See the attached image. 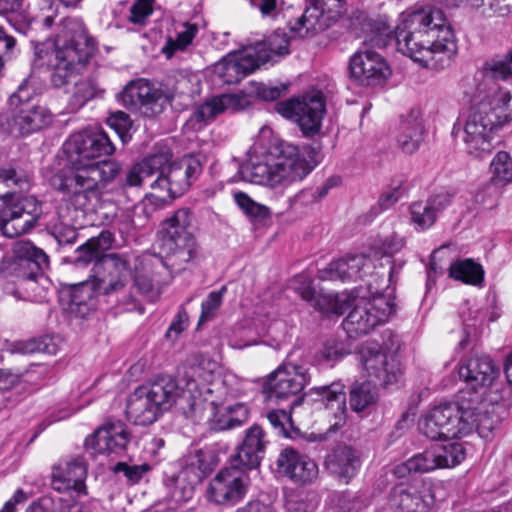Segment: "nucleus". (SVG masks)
<instances>
[{
  "instance_id": "nucleus-10",
  "label": "nucleus",
  "mask_w": 512,
  "mask_h": 512,
  "mask_svg": "<svg viewBox=\"0 0 512 512\" xmlns=\"http://www.w3.org/2000/svg\"><path fill=\"white\" fill-rule=\"evenodd\" d=\"M353 309L343 321V327L350 337L368 334L376 326L386 322L395 312V298L376 293L366 298L360 291H353Z\"/></svg>"
},
{
  "instance_id": "nucleus-11",
  "label": "nucleus",
  "mask_w": 512,
  "mask_h": 512,
  "mask_svg": "<svg viewBox=\"0 0 512 512\" xmlns=\"http://www.w3.org/2000/svg\"><path fill=\"white\" fill-rule=\"evenodd\" d=\"M275 111L295 123L305 138H313L321 132L326 99L322 91L314 90L300 97L277 102Z\"/></svg>"
},
{
  "instance_id": "nucleus-18",
  "label": "nucleus",
  "mask_w": 512,
  "mask_h": 512,
  "mask_svg": "<svg viewBox=\"0 0 512 512\" xmlns=\"http://www.w3.org/2000/svg\"><path fill=\"white\" fill-rule=\"evenodd\" d=\"M485 106L471 109L464 126L463 141L467 153L474 158L483 159L493 150L492 134L497 129L492 125L491 117L485 114Z\"/></svg>"
},
{
  "instance_id": "nucleus-47",
  "label": "nucleus",
  "mask_w": 512,
  "mask_h": 512,
  "mask_svg": "<svg viewBox=\"0 0 512 512\" xmlns=\"http://www.w3.org/2000/svg\"><path fill=\"white\" fill-rule=\"evenodd\" d=\"M437 468L435 454L433 448L430 447L424 452L409 458L403 464L398 465L395 469V473L403 476L405 471L409 473H426Z\"/></svg>"
},
{
  "instance_id": "nucleus-24",
  "label": "nucleus",
  "mask_w": 512,
  "mask_h": 512,
  "mask_svg": "<svg viewBox=\"0 0 512 512\" xmlns=\"http://www.w3.org/2000/svg\"><path fill=\"white\" fill-rule=\"evenodd\" d=\"M374 269L372 260L364 254H348L332 260L326 268L318 271L320 280L357 281L371 274Z\"/></svg>"
},
{
  "instance_id": "nucleus-26",
  "label": "nucleus",
  "mask_w": 512,
  "mask_h": 512,
  "mask_svg": "<svg viewBox=\"0 0 512 512\" xmlns=\"http://www.w3.org/2000/svg\"><path fill=\"white\" fill-rule=\"evenodd\" d=\"M425 134L423 111L420 107H413L399 116L395 140L397 147L404 154L416 153L424 141Z\"/></svg>"
},
{
  "instance_id": "nucleus-64",
  "label": "nucleus",
  "mask_w": 512,
  "mask_h": 512,
  "mask_svg": "<svg viewBox=\"0 0 512 512\" xmlns=\"http://www.w3.org/2000/svg\"><path fill=\"white\" fill-rule=\"evenodd\" d=\"M189 324V316L186 312L184 307H181L176 315V318L172 323L170 324L166 336L172 337V334L174 333V336L177 337L179 334H181Z\"/></svg>"
},
{
  "instance_id": "nucleus-32",
  "label": "nucleus",
  "mask_w": 512,
  "mask_h": 512,
  "mask_svg": "<svg viewBox=\"0 0 512 512\" xmlns=\"http://www.w3.org/2000/svg\"><path fill=\"white\" fill-rule=\"evenodd\" d=\"M361 465L360 452L348 445H338L325 458L326 469L346 484L357 475Z\"/></svg>"
},
{
  "instance_id": "nucleus-12",
  "label": "nucleus",
  "mask_w": 512,
  "mask_h": 512,
  "mask_svg": "<svg viewBox=\"0 0 512 512\" xmlns=\"http://www.w3.org/2000/svg\"><path fill=\"white\" fill-rule=\"evenodd\" d=\"M191 221V210L180 208L162 223V246L173 264L188 263L197 256L196 239L187 230Z\"/></svg>"
},
{
  "instance_id": "nucleus-30",
  "label": "nucleus",
  "mask_w": 512,
  "mask_h": 512,
  "mask_svg": "<svg viewBox=\"0 0 512 512\" xmlns=\"http://www.w3.org/2000/svg\"><path fill=\"white\" fill-rule=\"evenodd\" d=\"M86 476L87 466L83 458L64 460L53 467L52 485L60 492L73 490L78 496L86 495Z\"/></svg>"
},
{
  "instance_id": "nucleus-9",
  "label": "nucleus",
  "mask_w": 512,
  "mask_h": 512,
  "mask_svg": "<svg viewBox=\"0 0 512 512\" xmlns=\"http://www.w3.org/2000/svg\"><path fill=\"white\" fill-rule=\"evenodd\" d=\"M216 367V362L201 359L185 368L180 382L185 391L187 417H201L205 397L226 394V382L215 374Z\"/></svg>"
},
{
  "instance_id": "nucleus-40",
  "label": "nucleus",
  "mask_w": 512,
  "mask_h": 512,
  "mask_svg": "<svg viewBox=\"0 0 512 512\" xmlns=\"http://www.w3.org/2000/svg\"><path fill=\"white\" fill-rule=\"evenodd\" d=\"M132 279V273L125 286L118 292L120 294L118 301L125 307L126 310L138 309L139 298L153 300L156 295L154 285L150 277L143 274H135L129 291L126 292L125 288Z\"/></svg>"
},
{
  "instance_id": "nucleus-28",
  "label": "nucleus",
  "mask_w": 512,
  "mask_h": 512,
  "mask_svg": "<svg viewBox=\"0 0 512 512\" xmlns=\"http://www.w3.org/2000/svg\"><path fill=\"white\" fill-rule=\"evenodd\" d=\"M268 443L265 430L253 424L245 431L244 439L231 459L232 463L247 471L257 469L265 456Z\"/></svg>"
},
{
  "instance_id": "nucleus-63",
  "label": "nucleus",
  "mask_w": 512,
  "mask_h": 512,
  "mask_svg": "<svg viewBox=\"0 0 512 512\" xmlns=\"http://www.w3.org/2000/svg\"><path fill=\"white\" fill-rule=\"evenodd\" d=\"M403 195L404 191L400 185L383 192L378 199V206L380 210L385 211L390 209Z\"/></svg>"
},
{
  "instance_id": "nucleus-56",
  "label": "nucleus",
  "mask_w": 512,
  "mask_h": 512,
  "mask_svg": "<svg viewBox=\"0 0 512 512\" xmlns=\"http://www.w3.org/2000/svg\"><path fill=\"white\" fill-rule=\"evenodd\" d=\"M151 470V466L147 463L140 465H129L125 462H118L114 467L115 473H123L127 482L131 485L137 484Z\"/></svg>"
},
{
  "instance_id": "nucleus-46",
  "label": "nucleus",
  "mask_w": 512,
  "mask_h": 512,
  "mask_svg": "<svg viewBox=\"0 0 512 512\" xmlns=\"http://www.w3.org/2000/svg\"><path fill=\"white\" fill-rule=\"evenodd\" d=\"M438 468H452L459 465L466 457L462 443L450 442L432 446Z\"/></svg>"
},
{
  "instance_id": "nucleus-22",
  "label": "nucleus",
  "mask_w": 512,
  "mask_h": 512,
  "mask_svg": "<svg viewBox=\"0 0 512 512\" xmlns=\"http://www.w3.org/2000/svg\"><path fill=\"white\" fill-rule=\"evenodd\" d=\"M252 106V98L244 92L223 93L206 99L193 112L197 123L208 124L222 113H238Z\"/></svg>"
},
{
  "instance_id": "nucleus-39",
  "label": "nucleus",
  "mask_w": 512,
  "mask_h": 512,
  "mask_svg": "<svg viewBox=\"0 0 512 512\" xmlns=\"http://www.w3.org/2000/svg\"><path fill=\"white\" fill-rule=\"evenodd\" d=\"M171 159L168 152H158L143 158L140 162L135 163L126 172L125 177L121 180V187H139L146 178H149L161 169L166 168Z\"/></svg>"
},
{
  "instance_id": "nucleus-53",
  "label": "nucleus",
  "mask_w": 512,
  "mask_h": 512,
  "mask_svg": "<svg viewBox=\"0 0 512 512\" xmlns=\"http://www.w3.org/2000/svg\"><path fill=\"white\" fill-rule=\"evenodd\" d=\"M307 354L308 363L321 366H333L334 363L343 356L341 349L335 342H326L313 358H311L309 352H307Z\"/></svg>"
},
{
  "instance_id": "nucleus-38",
  "label": "nucleus",
  "mask_w": 512,
  "mask_h": 512,
  "mask_svg": "<svg viewBox=\"0 0 512 512\" xmlns=\"http://www.w3.org/2000/svg\"><path fill=\"white\" fill-rule=\"evenodd\" d=\"M126 414L134 424L147 426L154 423L163 412L140 386L129 396Z\"/></svg>"
},
{
  "instance_id": "nucleus-57",
  "label": "nucleus",
  "mask_w": 512,
  "mask_h": 512,
  "mask_svg": "<svg viewBox=\"0 0 512 512\" xmlns=\"http://www.w3.org/2000/svg\"><path fill=\"white\" fill-rule=\"evenodd\" d=\"M155 0H136L130 7L129 20L133 24L145 25L153 13Z\"/></svg>"
},
{
  "instance_id": "nucleus-60",
  "label": "nucleus",
  "mask_w": 512,
  "mask_h": 512,
  "mask_svg": "<svg viewBox=\"0 0 512 512\" xmlns=\"http://www.w3.org/2000/svg\"><path fill=\"white\" fill-rule=\"evenodd\" d=\"M373 62L375 64H383V57L368 45H363L350 58L349 64H365Z\"/></svg>"
},
{
  "instance_id": "nucleus-2",
  "label": "nucleus",
  "mask_w": 512,
  "mask_h": 512,
  "mask_svg": "<svg viewBox=\"0 0 512 512\" xmlns=\"http://www.w3.org/2000/svg\"><path fill=\"white\" fill-rule=\"evenodd\" d=\"M314 167L300 154L298 146L281 140L270 127L263 126L240 172L251 183L276 188L302 181Z\"/></svg>"
},
{
  "instance_id": "nucleus-29",
  "label": "nucleus",
  "mask_w": 512,
  "mask_h": 512,
  "mask_svg": "<svg viewBox=\"0 0 512 512\" xmlns=\"http://www.w3.org/2000/svg\"><path fill=\"white\" fill-rule=\"evenodd\" d=\"M141 387L145 389V393L151 397L163 413L176 404L180 405L185 414L188 411L185 391L181 382L174 377L158 375L153 381Z\"/></svg>"
},
{
  "instance_id": "nucleus-8",
  "label": "nucleus",
  "mask_w": 512,
  "mask_h": 512,
  "mask_svg": "<svg viewBox=\"0 0 512 512\" xmlns=\"http://www.w3.org/2000/svg\"><path fill=\"white\" fill-rule=\"evenodd\" d=\"M307 364V351L301 347H294L282 364L267 376L263 388L269 398L283 400L294 397L289 408L293 410L300 406L304 400V395L301 392L310 382Z\"/></svg>"
},
{
  "instance_id": "nucleus-54",
  "label": "nucleus",
  "mask_w": 512,
  "mask_h": 512,
  "mask_svg": "<svg viewBox=\"0 0 512 512\" xmlns=\"http://www.w3.org/2000/svg\"><path fill=\"white\" fill-rule=\"evenodd\" d=\"M222 81L228 85L237 84L261 66H215Z\"/></svg>"
},
{
  "instance_id": "nucleus-1",
  "label": "nucleus",
  "mask_w": 512,
  "mask_h": 512,
  "mask_svg": "<svg viewBox=\"0 0 512 512\" xmlns=\"http://www.w3.org/2000/svg\"><path fill=\"white\" fill-rule=\"evenodd\" d=\"M63 151L70 171L54 174L51 186L76 210H93L122 170L120 162L106 159L114 154V144L103 129L86 128L71 134Z\"/></svg>"
},
{
  "instance_id": "nucleus-59",
  "label": "nucleus",
  "mask_w": 512,
  "mask_h": 512,
  "mask_svg": "<svg viewBox=\"0 0 512 512\" xmlns=\"http://www.w3.org/2000/svg\"><path fill=\"white\" fill-rule=\"evenodd\" d=\"M106 123L115 130L123 142L126 141L125 138L132 126V121L127 113L123 111L111 113Z\"/></svg>"
},
{
  "instance_id": "nucleus-21",
  "label": "nucleus",
  "mask_w": 512,
  "mask_h": 512,
  "mask_svg": "<svg viewBox=\"0 0 512 512\" xmlns=\"http://www.w3.org/2000/svg\"><path fill=\"white\" fill-rule=\"evenodd\" d=\"M232 396L226 389V394H216L204 398V410L211 407L209 426L213 431H226L242 426L249 418V409L244 403L224 406L228 397Z\"/></svg>"
},
{
  "instance_id": "nucleus-19",
  "label": "nucleus",
  "mask_w": 512,
  "mask_h": 512,
  "mask_svg": "<svg viewBox=\"0 0 512 512\" xmlns=\"http://www.w3.org/2000/svg\"><path fill=\"white\" fill-rule=\"evenodd\" d=\"M8 214L0 219V230L8 238H14L34 228L42 214V205L34 196H23L9 206Z\"/></svg>"
},
{
  "instance_id": "nucleus-36",
  "label": "nucleus",
  "mask_w": 512,
  "mask_h": 512,
  "mask_svg": "<svg viewBox=\"0 0 512 512\" xmlns=\"http://www.w3.org/2000/svg\"><path fill=\"white\" fill-rule=\"evenodd\" d=\"M32 175L22 169H0V215L11 205L18 192H25L31 188Z\"/></svg>"
},
{
  "instance_id": "nucleus-41",
  "label": "nucleus",
  "mask_w": 512,
  "mask_h": 512,
  "mask_svg": "<svg viewBox=\"0 0 512 512\" xmlns=\"http://www.w3.org/2000/svg\"><path fill=\"white\" fill-rule=\"evenodd\" d=\"M511 95L509 91H496L488 102L477 106H485V114L492 119V125L498 130L508 124L511 119Z\"/></svg>"
},
{
  "instance_id": "nucleus-5",
  "label": "nucleus",
  "mask_w": 512,
  "mask_h": 512,
  "mask_svg": "<svg viewBox=\"0 0 512 512\" xmlns=\"http://www.w3.org/2000/svg\"><path fill=\"white\" fill-rule=\"evenodd\" d=\"M114 235L102 230L98 236L91 237L76 249L75 263L86 266L93 263L89 278H93L94 287L104 295L120 291L130 278L131 267L126 255L105 254L112 247Z\"/></svg>"
},
{
  "instance_id": "nucleus-61",
  "label": "nucleus",
  "mask_w": 512,
  "mask_h": 512,
  "mask_svg": "<svg viewBox=\"0 0 512 512\" xmlns=\"http://www.w3.org/2000/svg\"><path fill=\"white\" fill-rule=\"evenodd\" d=\"M16 53L15 39L0 27V64L12 61Z\"/></svg>"
},
{
  "instance_id": "nucleus-42",
  "label": "nucleus",
  "mask_w": 512,
  "mask_h": 512,
  "mask_svg": "<svg viewBox=\"0 0 512 512\" xmlns=\"http://www.w3.org/2000/svg\"><path fill=\"white\" fill-rule=\"evenodd\" d=\"M311 392L320 396V401L327 409H335L334 416L338 419L335 424L345 421L346 395L341 383H332L328 386H319L311 389Z\"/></svg>"
},
{
  "instance_id": "nucleus-20",
  "label": "nucleus",
  "mask_w": 512,
  "mask_h": 512,
  "mask_svg": "<svg viewBox=\"0 0 512 512\" xmlns=\"http://www.w3.org/2000/svg\"><path fill=\"white\" fill-rule=\"evenodd\" d=\"M276 468L281 476L299 486L311 484L319 473L318 465L313 459L292 447L280 451Z\"/></svg>"
},
{
  "instance_id": "nucleus-44",
  "label": "nucleus",
  "mask_w": 512,
  "mask_h": 512,
  "mask_svg": "<svg viewBox=\"0 0 512 512\" xmlns=\"http://www.w3.org/2000/svg\"><path fill=\"white\" fill-rule=\"evenodd\" d=\"M485 272L473 259H457L449 266V277L472 286H482Z\"/></svg>"
},
{
  "instance_id": "nucleus-17",
  "label": "nucleus",
  "mask_w": 512,
  "mask_h": 512,
  "mask_svg": "<svg viewBox=\"0 0 512 512\" xmlns=\"http://www.w3.org/2000/svg\"><path fill=\"white\" fill-rule=\"evenodd\" d=\"M287 54L289 40L284 34L275 32L264 41L229 52L216 64H266L269 61L278 62Z\"/></svg>"
},
{
  "instance_id": "nucleus-52",
  "label": "nucleus",
  "mask_w": 512,
  "mask_h": 512,
  "mask_svg": "<svg viewBox=\"0 0 512 512\" xmlns=\"http://www.w3.org/2000/svg\"><path fill=\"white\" fill-rule=\"evenodd\" d=\"M226 291V286H222L219 290L212 291L207 295L201 304L199 324L209 322L216 317Z\"/></svg>"
},
{
  "instance_id": "nucleus-15",
  "label": "nucleus",
  "mask_w": 512,
  "mask_h": 512,
  "mask_svg": "<svg viewBox=\"0 0 512 512\" xmlns=\"http://www.w3.org/2000/svg\"><path fill=\"white\" fill-rule=\"evenodd\" d=\"M359 359L363 370L371 384L388 386L398 382L402 375L397 355L384 351L378 344H367L361 347Z\"/></svg>"
},
{
  "instance_id": "nucleus-33",
  "label": "nucleus",
  "mask_w": 512,
  "mask_h": 512,
  "mask_svg": "<svg viewBox=\"0 0 512 512\" xmlns=\"http://www.w3.org/2000/svg\"><path fill=\"white\" fill-rule=\"evenodd\" d=\"M202 162L199 157L185 155L171 163L167 170L171 185V197L182 195L202 173Z\"/></svg>"
},
{
  "instance_id": "nucleus-3",
  "label": "nucleus",
  "mask_w": 512,
  "mask_h": 512,
  "mask_svg": "<svg viewBox=\"0 0 512 512\" xmlns=\"http://www.w3.org/2000/svg\"><path fill=\"white\" fill-rule=\"evenodd\" d=\"M395 37L397 50L414 62L452 61L457 50L444 12L435 7L401 13Z\"/></svg>"
},
{
  "instance_id": "nucleus-35",
  "label": "nucleus",
  "mask_w": 512,
  "mask_h": 512,
  "mask_svg": "<svg viewBox=\"0 0 512 512\" xmlns=\"http://www.w3.org/2000/svg\"><path fill=\"white\" fill-rule=\"evenodd\" d=\"M204 478V473L201 471V468H197L190 458L187 457L182 469L168 484L170 498L175 503L189 501L194 495L195 487L200 484Z\"/></svg>"
},
{
  "instance_id": "nucleus-49",
  "label": "nucleus",
  "mask_w": 512,
  "mask_h": 512,
  "mask_svg": "<svg viewBox=\"0 0 512 512\" xmlns=\"http://www.w3.org/2000/svg\"><path fill=\"white\" fill-rule=\"evenodd\" d=\"M377 400V392L370 381L355 383L350 390V407L355 412H361L374 404Z\"/></svg>"
},
{
  "instance_id": "nucleus-62",
  "label": "nucleus",
  "mask_w": 512,
  "mask_h": 512,
  "mask_svg": "<svg viewBox=\"0 0 512 512\" xmlns=\"http://www.w3.org/2000/svg\"><path fill=\"white\" fill-rule=\"evenodd\" d=\"M52 234L60 245L72 244L76 241L78 233L72 226L56 224L52 227Z\"/></svg>"
},
{
  "instance_id": "nucleus-13",
  "label": "nucleus",
  "mask_w": 512,
  "mask_h": 512,
  "mask_svg": "<svg viewBox=\"0 0 512 512\" xmlns=\"http://www.w3.org/2000/svg\"><path fill=\"white\" fill-rule=\"evenodd\" d=\"M55 38V60L66 64H88L95 51V42L87 34L84 23L65 18Z\"/></svg>"
},
{
  "instance_id": "nucleus-37",
  "label": "nucleus",
  "mask_w": 512,
  "mask_h": 512,
  "mask_svg": "<svg viewBox=\"0 0 512 512\" xmlns=\"http://www.w3.org/2000/svg\"><path fill=\"white\" fill-rule=\"evenodd\" d=\"M323 16V1L312 0L300 16L288 22L292 37L306 38L323 31L326 27Z\"/></svg>"
},
{
  "instance_id": "nucleus-7",
  "label": "nucleus",
  "mask_w": 512,
  "mask_h": 512,
  "mask_svg": "<svg viewBox=\"0 0 512 512\" xmlns=\"http://www.w3.org/2000/svg\"><path fill=\"white\" fill-rule=\"evenodd\" d=\"M13 252L17 257L16 274L12 281L5 283V293L17 300L43 301L46 290L42 281H46L44 270L49 267L47 254L28 240L15 242Z\"/></svg>"
},
{
  "instance_id": "nucleus-45",
  "label": "nucleus",
  "mask_w": 512,
  "mask_h": 512,
  "mask_svg": "<svg viewBox=\"0 0 512 512\" xmlns=\"http://www.w3.org/2000/svg\"><path fill=\"white\" fill-rule=\"evenodd\" d=\"M350 79L360 86L385 83L392 75L391 66H348Z\"/></svg>"
},
{
  "instance_id": "nucleus-27",
  "label": "nucleus",
  "mask_w": 512,
  "mask_h": 512,
  "mask_svg": "<svg viewBox=\"0 0 512 512\" xmlns=\"http://www.w3.org/2000/svg\"><path fill=\"white\" fill-rule=\"evenodd\" d=\"M459 377L470 387L465 390L475 391L492 385L499 376V369L495 367L492 359L486 355H473L460 362L458 366Z\"/></svg>"
},
{
  "instance_id": "nucleus-34",
  "label": "nucleus",
  "mask_w": 512,
  "mask_h": 512,
  "mask_svg": "<svg viewBox=\"0 0 512 512\" xmlns=\"http://www.w3.org/2000/svg\"><path fill=\"white\" fill-rule=\"evenodd\" d=\"M452 198L453 194L445 191L429 197L426 201L413 202L409 207L411 222L418 230L429 229L435 224L438 215L451 204Z\"/></svg>"
},
{
  "instance_id": "nucleus-58",
  "label": "nucleus",
  "mask_w": 512,
  "mask_h": 512,
  "mask_svg": "<svg viewBox=\"0 0 512 512\" xmlns=\"http://www.w3.org/2000/svg\"><path fill=\"white\" fill-rule=\"evenodd\" d=\"M267 419L279 434L289 436L288 427L292 426L291 410L289 412L284 409L271 410L267 413Z\"/></svg>"
},
{
  "instance_id": "nucleus-25",
  "label": "nucleus",
  "mask_w": 512,
  "mask_h": 512,
  "mask_svg": "<svg viewBox=\"0 0 512 512\" xmlns=\"http://www.w3.org/2000/svg\"><path fill=\"white\" fill-rule=\"evenodd\" d=\"M130 436L122 421L107 422L85 439V447L99 454H119L126 450Z\"/></svg>"
},
{
  "instance_id": "nucleus-55",
  "label": "nucleus",
  "mask_w": 512,
  "mask_h": 512,
  "mask_svg": "<svg viewBox=\"0 0 512 512\" xmlns=\"http://www.w3.org/2000/svg\"><path fill=\"white\" fill-rule=\"evenodd\" d=\"M95 294H103L94 287L93 278H89L86 282H82L73 288L71 292V304L81 307L87 306L94 298Z\"/></svg>"
},
{
  "instance_id": "nucleus-23",
  "label": "nucleus",
  "mask_w": 512,
  "mask_h": 512,
  "mask_svg": "<svg viewBox=\"0 0 512 512\" xmlns=\"http://www.w3.org/2000/svg\"><path fill=\"white\" fill-rule=\"evenodd\" d=\"M433 501L430 489L421 481L399 483L389 494V506L396 512H427Z\"/></svg>"
},
{
  "instance_id": "nucleus-51",
  "label": "nucleus",
  "mask_w": 512,
  "mask_h": 512,
  "mask_svg": "<svg viewBox=\"0 0 512 512\" xmlns=\"http://www.w3.org/2000/svg\"><path fill=\"white\" fill-rule=\"evenodd\" d=\"M16 349L23 354L43 353L48 355H55L58 351V346L52 337L42 336L23 342H18L16 344Z\"/></svg>"
},
{
  "instance_id": "nucleus-16",
  "label": "nucleus",
  "mask_w": 512,
  "mask_h": 512,
  "mask_svg": "<svg viewBox=\"0 0 512 512\" xmlns=\"http://www.w3.org/2000/svg\"><path fill=\"white\" fill-rule=\"evenodd\" d=\"M119 101L130 110L144 109L152 117L162 112L172 96L150 81L139 78L128 82L118 95Z\"/></svg>"
},
{
  "instance_id": "nucleus-14",
  "label": "nucleus",
  "mask_w": 512,
  "mask_h": 512,
  "mask_svg": "<svg viewBox=\"0 0 512 512\" xmlns=\"http://www.w3.org/2000/svg\"><path fill=\"white\" fill-rule=\"evenodd\" d=\"M247 472L232 462L230 466L222 468L208 485V500L218 505H235L241 501L250 484Z\"/></svg>"
},
{
  "instance_id": "nucleus-48",
  "label": "nucleus",
  "mask_w": 512,
  "mask_h": 512,
  "mask_svg": "<svg viewBox=\"0 0 512 512\" xmlns=\"http://www.w3.org/2000/svg\"><path fill=\"white\" fill-rule=\"evenodd\" d=\"M491 182L506 186L512 181V158L506 151H499L490 163Z\"/></svg>"
},
{
  "instance_id": "nucleus-31",
  "label": "nucleus",
  "mask_w": 512,
  "mask_h": 512,
  "mask_svg": "<svg viewBox=\"0 0 512 512\" xmlns=\"http://www.w3.org/2000/svg\"><path fill=\"white\" fill-rule=\"evenodd\" d=\"M295 290L304 301L322 314L340 316L352 307L353 291L340 294L318 293L311 283L296 287Z\"/></svg>"
},
{
  "instance_id": "nucleus-50",
  "label": "nucleus",
  "mask_w": 512,
  "mask_h": 512,
  "mask_svg": "<svg viewBox=\"0 0 512 512\" xmlns=\"http://www.w3.org/2000/svg\"><path fill=\"white\" fill-rule=\"evenodd\" d=\"M198 32V26L191 23H183L182 29L178 31L175 40L169 39L162 48V53L170 59L176 50H183L191 44L193 38Z\"/></svg>"
},
{
  "instance_id": "nucleus-43",
  "label": "nucleus",
  "mask_w": 512,
  "mask_h": 512,
  "mask_svg": "<svg viewBox=\"0 0 512 512\" xmlns=\"http://www.w3.org/2000/svg\"><path fill=\"white\" fill-rule=\"evenodd\" d=\"M50 69V78L54 87L60 88L68 84H75L77 91L74 97L78 99L82 98V103L93 98L94 92L92 89H86L83 95H80L82 88L86 85L85 83H79L80 72L77 66H48Z\"/></svg>"
},
{
  "instance_id": "nucleus-4",
  "label": "nucleus",
  "mask_w": 512,
  "mask_h": 512,
  "mask_svg": "<svg viewBox=\"0 0 512 512\" xmlns=\"http://www.w3.org/2000/svg\"><path fill=\"white\" fill-rule=\"evenodd\" d=\"M482 402V393L461 390L455 403L432 408L419 421V431L431 440L466 437L479 429Z\"/></svg>"
},
{
  "instance_id": "nucleus-6",
  "label": "nucleus",
  "mask_w": 512,
  "mask_h": 512,
  "mask_svg": "<svg viewBox=\"0 0 512 512\" xmlns=\"http://www.w3.org/2000/svg\"><path fill=\"white\" fill-rule=\"evenodd\" d=\"M32 76L25 78L7 101V109L0 113V134L24 137L48 127L51 112L35 102Z\"/></svg>"
}]
</instances>
